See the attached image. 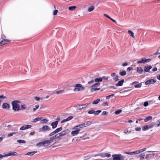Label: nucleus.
<instances>
[{
    "mask_svg": "<svg viewBox=\"0 0 160 160\" xmlns=\"http://www.w3.org/2000/svg\"><path fill=\"white\" fill-rule=\"evenodd\" d=\"M20 102L19 101H14L12 102V109L15 111H19L20 110V106L18 104Z\"/></svg>",
    "mask_w": 160,
    "mask_h": 160,
    "instance_id": "f257e3e1",
    "label": "nucleus"
},
{
    "mask_svg": "<svg viewBox=\"0 0 160 160\" xmlns=\"http://www.w3.org/2000/svg\"><path fill=\"white\" fill-rule=\"evenodd\" d=\"M50 144H51L49 140H47L38 143L37 144V146H47L50 145Z\"/></svg>",
    "mask_w": 160,
    "mask_h": 160,
    "instance_id": "f03ea898",
    "label": "nucleus"
},
{
    "mask_svg": "<svg viewBox=\"0 0 160 160\" xmlns=\"http://www.w3.org/2000/svg\"><path fill=\"white\" fill-rule=\"evenodd\" d=\"M113 160H124V156L121 154H113L112 155Z\"/></svg>",
    "mask_w": 160,
    "mask_h": 160,
    "instance_id": "7ed1b4c3",
    "label": "nucleus"
},
{
    "mask_svg": "<svg viewBox=\"0 0 160 160\" xmlns=\"http://www.w3.org/2000/svg\"><path fill=\"white\" fill-rule=\"evenodd\" d=\"M51 128L47 125L43 126L42 128L39 129V132H46L50 130Z\"/></svg>",
    "mask_w": 160,
    "mask_h": 160,
    "instance_id": "20e7f679",
    "label": "nucleus"
},
{
    "mask_svg": "<svg viewBox=\"0 0 160 160\" xmlns=\"http://www.w3.org/2000/svg\"><path fill=\"white\" fill-rule=\"evenodd\" d=\"M101 156L102 158H105L107 157L108 158H110L111 157V154L108 153H102L98 154H95L94 155V157L97 156Z\"/></svg>",
    "mask_w": 160,
    "mask_h": 160,
    "instance_id": "39448f33",
    "label": "nucleus"
},
{
    "mask_svg": "<svg viewBox=\"0 0 160 160\" xmlns=\"http://www.w3.org/2000/svg\"><path fill=\"white\" fill-rule=\"evenodd\" d=\"M156 82V80L154 79H150L147 81L145 82L146 85L153 84Z\"/></svg>",
    "mask_w": 160,
    "mask_h": 160,
    "instance_id": "423d86ee",
    "label": "nucleus"
},
{
    "mask_svg": "<svg viewBox=\"0 0 160 160\" xmlns=\"http://www.w3.org/2000/svg\"><path fill=\"white\" fill-rule=\"evenodd\" d=\"M151 61L150 59H147L146 58H142L141 60L138 61L137 62L138 63H145L147 62H150Z\"/></svg>",
    "mask_w": 160,
    "mask_h": 160,
    "instance_id": "0eeeda50",
    "label": "nucleus"
},
{
    "mask_svg": "<svg viewBox=\"0 0 160 160\" xmlns=\"http://www.w3.org/2000/svg\"><path fill=\"white\" fill-rule=\"evenodd\" d=\"M80 131L79 128H77L75 130L72 131L71 132V134L72 136L77 135Z\"/></svg>",
    "mask_w": 160,
    "mask_h": 160,
    "instance_id": "6e6552de",
    "label": "nucleus"
},
{
    "mask_svg": "<svg viewBox=\"0 0 160 160\" xmlns=\"http://www.w3.org/2000/svg\"><path fill=\"white\" fill-rule=\"evenodd\" d=\"M32 127V125H27L22 126L20 128V130H24L30 128Z\"/></svg>",
    "mask_w": 160,
    "mask_h": 160,
    "instance_id": "1a4fd4ad",
    "label": "nucleus"
},
{
    "mask_svg": "<svg viewBox=\"0 0 160 160\" xmlns=\"http://www.w3.org/2000/svg\"><path fill=\"white\" fill-rule=\"evenodd\" d=\"M10 156H17V153L16 152H8L7 154L4 155V156H6V157Z\"/></svg>",
    "mask_w": 160,
    "mask_h": 160,
    "instance_id": "9d476101",
    "label": "nucleus"
},
{
    "mask_svg": "<svg viewBox=\"0 0 160 160\" xmlns=\"http://www.w3.org/2000/svg\"><path fill=\"white\" fill-rule=\"evenodd\" d=\"M49 140L51 144L57 142L56 138L54 136L51 137Z\"/></svg>",
    "mask_w": 160,
    "mask_h": 160,
    "instance_id": "9b49d317",
    "label": "nucleus"
},
{
    "mask_svg": "<svg viewBox=\"0 0 160 160\" xmlns=\"http://www.w3.org/2000/svg\"><path fill=\"white\" fill-rule=\"evenodd\" d=\"M2 108L6 110H8L10 108V105L7 103H4L2 105Z\"/></svg>",
    "mask_w": 160,
    "mask_h": 160,
    "instance_id": "f8f14e48",
    "label": "nucleus"
},
{
    "mask_svg": "<svg viewBox=\"0 0 160 160\" xmlns=\"http://www.w3.org/2000/svg\"><path fill=\"white\" fill-rule=\"evenodd\" d=\"M69 132V130L68 129H66L61 132L59 133L60 134L62 137L63 136L66 134L68 133Z\"/></svg>",
    "mask_w": 160,
    "mask_h": 160,
    "instance_id": "ddd939ff",
    "label": "nucleus"
},
{
    "mask_svg": "<svg viewBox=\"0 0 160 160\" xmlns=\"http://www.w3.org/2000/svg\"><path fill=\"white\" fill-rule=\"evenodd\" d=\"M73 118V117L72 116H70L67 118L63 119L62 120L61 122V123H63V122L68 121L72 119Z\"/></svg>",
    "mask_w": 160,
    "mask_h": 160,
    "instance_id": "4468645a",
    "label": "nucleus"
},
{
    "mask_svg": "<svg viewBox=\"0 0 160 160\" xmlns=\"http://www.w3.org/2000/svg\"><path fill=\"white\" fill-rule=\"evenodd\" d=\"M9 42V41L7 39H3L0 42V46L7 43Z\"/></svg>",
    "mask_w": 160,
    "mask_h": 160,
    "instance_id": "2eb2a0df",
    "label": "nucleus"
},
{
    "mask_svg": "<svg viewBox=\"0 0 160 160\" xmlns=\"http://www.w3.org/2000/svg\"><path fill=\"white\" fill-rule=\"evenodd\" d=\"M124 80L123 79L119 81L118 82L116 83L115 85L116 86L118 87L119 86H122L123 85V83L124 82Z\"/></svg>",
    "mask_w": 160,
    "mask_h": 160,
    "instance_id": "dca6fc26",
    "label": "nucleus"
},
{
    "mask_svg": "<svg viewBox=\"0 0 160 160\" xmlns=\"http://www.w3.org/2000/svg\"><path fill=\"white\" fill-rule=\"evenodd\" d=\"M152 68L151 66L148 65L144 67V71L145 72H149L150 70Z\"/></svg>",
    "mask_w": 160,
    "mask_h": 160,
    "instance_id": "f3484780",
    "label": "nucleus"
},
{
    "mask_svg": "<svg viewBox=\"0 0 160 160\" xmlns=\"http://www.w3.org/2000/svg\"><path fill=\"white\" fill-rule=\"evenodd\" d=\"M20 107V110H23L27 109V106L25 104H21Z\"/></svg>",
    "mask_w": 160,
    "mask_h": 160,
    "instance_id": "a211bd4d",
    "label": "nucleus"
},
{
    "mask_svg": "<svg viewBox=\"0 0 160 160\" xmlns=\"http://www.w3.org/2000/svg\"><path fill=\"white\" fill-rule=\"evenodd\" d=\"M85 127V126L84 123H83L80 124L78 125H76L75 126H74L73 128V129H75L76 128H82V127Z\"/></svg>",
    "mask_w": 160,
    "mask_h": 160,
    "instance_id": "6ab92c4d",
    "label": "nucleus"
},
{
    "mask_svg": "<svg viewBox=\"0 0 160 160\" xmlns=\"http://www.w3.org/2000/svg\"><path fill=\"white\" fill-rule=\"evenodd\" d=\"M74 107L77 110H81L83 109V107L80 104L76 105L74 106Z\"/></svg>",
    "mask_w": 160,
    "mask_h": 160,
    "instance_id": "aec40b11",
    "label": "nucleus"
},
{
    "mask_svg": "<svg viewBox=\"0 0 160 160\" xmlns=\"http://www.w3.org/2000/svg\"><path fill=\"white\" fill-rule=\"evenodd\" d=\"M37 151H35L32 152H30L27 153L25 154L26 155H28V156H32L34 154L36 153L37 152Z\"/></svg>",
    "mask_w": 160,
    "mask_h": 160,
    "instance_id": "412c9836",
    "label": "nucleus"
},
{
    "mask_svg": "<svg viewBox=\"0 0 160 160\" xmlns=\"http://www.w3.org/2000/svg\"><path fill=\"white\" fill-rule=\"evenodd\" d=\"M58 124L57 123V122H53L51 123V125L52 126V128L53 129L55 128L57 126Z\"/></svg>",
    "mask_w": 160,
    "mask_h": 160,
    "instance_id": "4be33fe9",
    "label": "nucleus"
},
{
    "mask_svg": "<svg viewBox=\"0 0 160 160\" xmlns=\"http://www.w3.org/2000/svg\"><path fill=\"white\" fill-rule=\"evenodd\" d=\"M75 87H80L81 88V90H84L85 89V88L80 84H77Z\"/></svg>",
    "mask_w": 160,
    "mask_h": 160,
    "instance_id": "5701e85b",
    "label": "nucleus"
},
{
    "mask_svg": "<svg viewBox=\"0 0 160 160\" xmlns=\"http://www.w3.org/2000/svg\"><path fill=\"white\" fill-rule=\"evenodd\" d=\"M143 71V69L141 67H140L137 68V71L139 73H141Z\"/></svg>",
    "mask_w": 160,
    "mask_h": 160,
    "instance_id": "b1692460",
    "label": "nucleus"
},
{
    "mask_svg": "<svg viewBox=\"0 0 160 160\" xmlns=\"http://www.w3.org/2000/svg\"><path fill=\"white\" fill-rule=\"evenodd\" d=\"M94 155H93L92 154V155H89L85 156V157H84V158H85V159H84V160H88V159H89V158H92L93 157H95L94 156Z\"/></svg>",
    "mask_w": 160,
    "mask_h": 160,
    "instance_id": "393cba45",
    "label": "nucleus"
},
{
    "mask_svg": "<svg viewBox=\"0 0 160 160\" xmlns=\"http://www.w3.org/2000/svg\"><path fill=\"white\" fill-rule=\"evenodd\" d=\"M95 8V7L94 6H90L88 7V11L89 12H91Z\"/></svg>",
    "mask_w": 160,
    "mask_h": 160,
    "instance_id": "a878e982",
    "label": "nucleus"
},
{
    "mask_svg": "<svg viewBox=\"0 0 160 160\" xmlns=\"http://www.w3.org/2000/svg\"><path fill=\"white\" fill-rule=\"evenodd\" d=\"M42 118V117L36 118L33 120V122L34 123H35L37 121L41 120Z\"/></svg>",
    "mask_w": 160,
    "mask_h": 160,
    "instance_id": "bb28decb",
    "label": "nucleus"
},
{
    "mask_svg": "<svg viewBox=\"0 0 160 160\" xmlns=\"http://www.w3.org/2000/svg\"><path fill=\"white\" fill-rule=\"evenodd\" d=\"M48 120L47 119H43L42 120H41V123L42 124H45L47 123V122H48Z\"/></svg>",
    "mask_w": 160,
    "mask_h": 160,
    "instance_id": "cd10ccee",
    "label": "nucleus"
},
{
    "mask_svg": "<svg viewBox=\"0 0 160 160\" xmlns=\"http://www.w3.org/2000/svg\"><path fill=\"white\" fill-rule=\"evenodd\" d=\"M119 74L122 76L125 75L126 74V72L125 70H122L119 72Z\"/></svg>",
    "mask_w": 160,
    "mask_h": 160,
    "instance_id": "c85d7f7f",
    "label": "nucleus"
},
{
    "mask_svg": "<svg viewBox=\"0 0 160 160\" xmlns=\"http://www.w3.org/2000/svg\"><path fill=\"white\" fill-rule=\"evenodd\" d=\"M152 118V116H148L146 118L144 121L145 122H148V121L151 120Z\"/></svg>",
    "mask_w": 160,
    "mask_h": 160,
    "instance_id": "c756f323",
    "label": "nucleus"
},
{
    "mask_svg": "<svg viewBox=\"0 0 160 160\" xmlns=\"http://www.w3.org/2000/svg\"><path fill=\"white\" fill-rule=\"evenodd\" d=\"M149 129V128L148 125H146L143 126V128H142V130L143 131H146Z\"/></svg>",
    "mask_w": 160,
    "mask_h": 160,
    "instance_id": "7c9ffc66",
    "label": "nucleus"
},
{
    "mask_svg": "<svg viewBox=\"0 0 160 160\" xmlns=\"http://www.w3.org/2000/svg\"><path fill=\"white\" fill-rule=\"evenodd\" d=\"M64 90H61L57 91L55 93L57 94H62L64 93Z\"/></svg>",
    "mask_w": 160,
    "mask_h": 160,
    "instance_id": "2f4dec72",
    "label": "nucleus"
},
{
    "mask_svg": "<svg viewBox=\"0 0 160 160\" xmlns=\"http://www.w3.org/2000/svg\"><path fill=\"white\" fill-rule=\"evenodd\" d=\"M17 142L19 143H25L26 142V141L24 140H17Z\"/></svg>",
    "mask_w": 160,
    "mask_h": 160,
    "instance_id": "473e14b6",
    "label": "nucleus"
},
{
    "mask_svg": "<svg viewBox=\"0 0 160 160\" xmlns=\"http://www.w3.org/2000/svg\"><path fill=\"white\" fill-rule=\"evenodd\" d=\"M152 158L151 154H147L145 157V158L147 159H149Z\"/></svg>",
    "mask_w": 160,
    "mask_h": 160,
    "instance_id": "72a5a7b5",
    "label": "nucleus"
},
{
    "mask_svg": "<svg viewBox=\"0 0 160 160\" xmlns=\"http://www.w3.org/2000/svg\"><path fill=\"white\" fill-rule=\"evenodd\" d=\"M100 101V99H98L94 101L92 103L93 104H98Z\"/></svg>",
    "mask_w": 160,
    "mask_h": 160,
    "instance_id": "f704fd0d",
    "label": "nucleus"
},
{
    "mask_svg": "<svg viewBox=\"0 0 160 160\" xmlns=\"http://www.w3.org/2000/svg\"><path fill=\"white\" fill-rule=\"evenodd\" d=\"M142 86V83H139L138 84H135L134 85V87L135 88H140Z\"/></svg>",
    "mask_w": 160,
    "mask_h": 160,
    "instance_id": "c9c22d12",
    "label": "nucleus"
},
{
    "mask_svg": "<svg viewBox=\"0 0 160 160\" xmlns=\"http://www.w3.org/2000/svg\"><path fill=\"white\" fill-rule=\"evenodd\" d=\"M102 80V78L101 77H99V78H96L95 79L94 82H101Z\"/></svg>",
    "mask_w": 160,
    "mask_h": 160,
    "instance_id": "e433bc0d",
    "label": "nucleus"
},
{
    "mask_svg": "<svg viewBox=\"0 0 160 160\" xmlns=\"http://www.w3.org/2000/svg\"><path fill=\"white\" fill-rule=\"evenodd\" d=\"M62 127H61L60 128H58L56 129L55 131L57 133H58L60 131H62Z\"/></svg>",
    "mask_w": 160,
    "mask_h": 160,
    "instance_id": "4c0bfd02",
    "label": "nucleus"
},
{
    "mask_svg": "<svg viewBox=\"0 0 160 160\" xmlns=\"http://www.w3.org/2000/svg\"><path fill=\"white\" fill-rule=\"evenodd\" d=\"M76 8V7L75 6H72L69 7L68 8V9L70 10L73 11Z\"/></svg>",
    "mask_w": 160,
    "mask_h": 160,
    "instance_id": "58836bf2",
    "label": "nucleus"
},
{
    "mask_svg": "<svg viewBox=\"0 0 160 160\" xmlns=\"http://www.w3.org/2000/svg\"><path fill=\"white\" fill-rule=\"evenodd\" d=\"M128 33L130 35V36L133 38L134 37V33L131 31L129 30L128 31Z\"/></svg>",
    "mask_w": 160,
    "mask_h": 160,
    "instance_id": "ea45409f",
    "label": "nucleus"
},
{
    "mask_svg": "<svg viewBox=\"0 0 160 160\" xmlns=\"http://www.w3.org/2000/svg\"><path fill=\"white\" fill-rule=\"evenodd\" d=\"M139 157L140 159H142L145 157V154L144 153H142L140 155Z\"/></svg>",
    "mask_w": 160,
    "mask_h": 160,
    "instance_id": "a19ab883",
    "label": "nucleus"
},
{
    "mask_svg": "<svg viewBox=\"0 0 160 160\" xmlns=\"http://www.w3.org/2000/svg\"><path fill=\"white\" fill-rule=\"evenodd\" d=\"M100 83H97L94 84H93L91 86V87H97L98 86H99L100 85Z\"/></svg>",
    "mask_w": 160,
    "mask_h": 160,
    "instance_id": "79ce46f5",
    "label": "nucleus"
},
{
    "mask_svg": "<svg viewBox=\"0 0 160 160\" xmlns=\"http://www.w3.org/2000/svg\"><path fill=\"white\" fill-rule=\"evenodd\" d=\"M85 127L87 126H88L91 124V122L89 121H87L84 123Z\"/></svg>",
    "mask_w": 160,
    "mask_h": 160,
    "instance_id": "37998d69",
    "label": "nucleus"
},
{
    "mask_svg": "<svg viewBox=\"0 0 160 160\" xmlns=\"http://www.w3.org/2000/svg\"><path fill=\"white\" fill-rule=\"evenodd\" d=\"M56 139H60V137H62L59 133L57 134L54 135Z\"/></svg>",
    "mask_w": 160,
    "mask_h": 160,
    "instance_id": "c03bdc74",
    "label": "nucleus"
},
{
    "mask_svg": "<svg viewBox=\"0 0 160 160\" xmlns=\"http://www.w3.org/2000/svg\"><path fill=\"white\" fill-rule=\"evenodd\" d=\"M101 112V111L100 110H97V111H95L94 110V115H98Z\"/></svg>",
    "mask_w": 160,
    "mask_h": 160,
    "instance_id": "a18cd8bd",
    "label": "nucleus"
},
{
    "mask_svg": "<svg viewBox=\"0 0 160 160\" xmlns=\"http://www.w3.org/2000/svg\"><path fill=\"white\" fill-rule=\"evenodd\" d=\"M113 96H114V94H111L106 97V98L107 99H109L110 98H112Z\"/></svg>",
    "mask_w": 160,
    "mask_h": 160,
    "instance_id": "49530a36",
    "label": "nucleus"
},
{
    "mask_svg": "<svg viewBox=\"0 0 160 160\" xmlns=\"http://www.w3.org/2000/svg\"><path fill=\"white\" fill-rule=\"evenodd\" d=\"M104 15L105 17H106L110 19L111 20H112L113 22H115V20H113L109 16H108L107 14H104Z\"/></svg>",
    "mask_w": 160,
    "mask_h": 160,
    "instance_id": "de8ad7c7",
    "label": "nucleus"
},
{
    "mask_svg": "<svg viewBox=\"0 0 160 160\" xmlns=\"http://www.w3.org/2000/svg\"><path fill=\"white\" fill-rule=\"evenodd\" d=\"M122 112V110L119 109L116 111L115 112V113L116 114H120Z\"/></svg>",
    "mask_w": 160,
    "mask_h": 160,
    "instance_id": "09e8293b",
    "label": "nucleus"
},
{
    "mask_svg": "<svg viewBox=\"0 0 160 160\" xmlns=\"http://www.w3.org/2000/svg\"><path fill=\"white\" fill-rule=\"evenodd\" d=\"M100 88H91V90H90V91H91V92H93L94 91H96V90H100Z\"/></svg>",
    "mask_w": 160,
    "mask_h": 160,
    "instance_id": "8fccbe9b",
    "label": "nucleus"
},
{
    "mask_svg": "<svg viewBox=\"0 0 160 160\" xmlns=\"http://www.w3.org/2000/svg\"><path fill=\"white\" fill-rule=\"evenodd\" d=\"M94 110L93 109H91L89 110L88 111V113L91 114H94Z\"/></svg>",
    "mask_w": 160,
    "mask_h": 160,
    "instance_id": "3c124183",
    "label": "nucleus"
},
{
    "mask_svg": "<svg viewBox=\"0 0 160 160\" xmlns=\"http://www.w3.org/2000/svg\"><path fill=\"white\" fill-rule=\"evenodd\" d=\"M39 107V105H37L35 106V108H34L33 109V112H34L36 111V109H38Z\"/></svg>",
    "mask_w": 160,
    "mask_h": 160,
    "instance_id": "603ef678",
    "label": "nucleus"
},
{
    "mask_svg": "<svg viewBox=\"0 0 160 160\" xmlns=\"http://www.w3.org/2000/svg\"><path fill=\"white\" fill-rule=\"evenodd\" d=\"M56 132L55 131H54L50 133L49 135V136H52L54 135H55V134H56Z\"/></svg>",
    "mask_w": 160,
    "mask_h": 160,
    "instance_id": "864d4df0",
    "label": "nucleus"
},
{
    "mask_svg": "<svg viewBox=\"0 0 160 160\" xmlns=\"http://www.w3.org/2000/svg\"><path fill=\"white\" fill-rule=\"evenodd\" d=\"M80 90H81V88H80V87H75V88L74 89V91H79Z\"/></svg>",
    "mask_w": 160,
    "mask_h": 160,
    "instance_id": "5fc2aeb1",
    "label": "nucleus"
},
{
    "mask_svg": "<svg viewBox=\"0 0 160 160\" xmlns=\"http://www.w3.org/2000/svg\"><path fill=\"white\" fill-rule=\"evenodd\" d=\"M16 132H13L12 133H11L8 134V137H10L11 136H12L13 134H16Z\"/></svg>",
    "mask_w": 160,
    "mask_h": 160,
    "instance_id": "6e6d98bb",
    "label": "nucleus"
},
{
    "mask_svg": "<svg viewBox=\"0 0 160 160\" xmlns=\"http://www.w3.org/2000/svg\"><path fill=\"white\" fill-rule=\"evenodd\" d=\"M60 117L59 116L56 119V121L55 122H57V123L58 124V122L60 120Z\"/></svg>",
    "mask_w": 160,
    "mask_h": 160,
    "instance_id": "4d7b16f0",
    "label": "nucleus"
},
{
    "mask_svg": "<svg viewBox=\"0 0 160 160\" xmlns=\"http://www.w3.org/2000/svg\"><path fill=\"white\" fill-rule=\"evenodd\" d=\"M109 77H106L105 76H103L102 77H101V78H102V80L103 79L104 80H108V78Z\"/></svg>",
    "mask_w": 160,
    "mask_h": 160,
    "instance_id": "13d9d810",
    "label": "nucleus"
},
{
    "mask_svg": "<svg viewBox=\"0 0 160 160\" xmlns=\"http://www.w3.org/2000/svg\"><path fill=\"white\" fill-rule=\"evenodd\" d=\"M102 106H108V102H105L103 103L102 104Z\"/></svg>",
    "mask_w": 160,
    "mask_h": 160,
    "instance_id": "bf43d9fd",
    "label": "nucleus"
},
{
    "mask_svg": "<svg viewBox=\"0 0 160 160\" xmlns=\"http://www.w3.org/2000/svg\"><path fill=\"white\" fill-rule=\"evenodd\" d=\"M58 12V10H54L53 13V14L54 15H55L57 14Z\"/></svg>",
    "mask_w": 160,
    "mask_h": 160,
    "instance_id": "052dcab7",
    "label": "nucleus"
},
{
    "mask_svg": "<svg viewBox=\"0 0 160 160\" xmlns=\"http://www.w3.org/2000/svg\"><path fill=\"white\" fill-rule=\"evenodd\" d=\"M108 113V112H106V111H103L102 112V115H106V114H107Z\"/></svg>",
    "mask_w": 160,
    "mask_h": 160,
    "instance_id": "680f3d73",
    "label": "nucleus"
},
{
    "mask_svg": "<svg viewBox=\"0 0 160 160\" xmlns=\"http://www.w3.org/2000/svg\"><path fill=\"white\" fill-rule=\"evenodd\" d=\"M151 154L152 156V158L153 157H156L157 155V154L155 153H152V154Z\"/></svg>",
    "mask_w": 160,
    "mask_h": 160,
    "instance_id": "e2e57ef3",
    "label": "nucleus"
},
{
    "mask_svg": "<svg viewBox=\"0 0 160 160\" xmlns=\"http://www.w3.org/2000/svg\"><path fill=\"white\" fill-rule=\"evenodd\" d=\"M148 105V102L146 101L143 104V105L145 107H147V106Z\"/></svg>",
    "mask_w": 160,
    "mask_h": 160,
    "instance_id": "0e129e2a",
    "label": "nucleus"
},
{
    "mask_svg": "<svg viewBox=\"0 0 160 160\" xmlns=\"http://www.w3.org/2000/svg\"><path fill=\"white\" fill-rule=\"evenodd\" d=\"M124 153L126 154H128L130 155H132V152H124Z\"/></svg>",
    "mask_w": 160,
    "mask_h": 160,
    "instance_id": "69168bd1",
    "label": "nucleus"
},
{
    "mask_svg": "<svg viewBox=\"0 0 160 160\" xmlns=\"http://www.w3.org/2000/svg\"><path fill=\"white\" fill-rule=\"evenodd\" d=\"M94 82V80L92 79L91 81H89L88 82V84H90L91 83H93Z\"/></svg>",
    "mask_w": 160,
    "mask_h": 160,
    "instance_id": "338daca9",
    "label": "nucleus"
},
{
    "mask_svg": "<svg viewBox=\"0 0 160 160\" xmlns=\"http://www.w3.org/2000/svg\"><path fill=\"white\" fill-rule=\"evenodd\" d=\"M157 122V126L159 127L160 126V120H158Z\"/></svg>",
    "mask_w": 160,
    "mask_h": 160,
    "instance_id": "774afa93",
    "label": "nucleus"
}]
</instances>
